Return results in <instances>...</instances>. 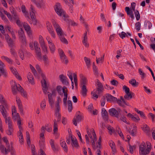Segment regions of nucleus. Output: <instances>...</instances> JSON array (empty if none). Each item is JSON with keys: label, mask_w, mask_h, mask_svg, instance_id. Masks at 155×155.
I'll use <instances>...</instances> for the list:
<instances>
[{"label": "nucleus", "mask_w": 155, "mask_h": 155, "mask_svg": "<svg viewBox=\"0 0 155 155\" xmlns=\"http://www.w3.org/2000/svg\"><path fill=\"white\" fill-rule=\"evenodd\" d=\"M52 23L54 28L56 29L57 35L60 38L61 41L65 44H68V42L64 37V35L66 36V35L64 33L59 25L56 23L55 21L53 20L52 21Z\"/></svg>", "instance_id": "f257e3e1"}, {"label": "nucleus", "mask_w": 155, "mask_h": 155, "mask_svg": "<svg viewBox=\"0 0 155 155\" xmlns=\"http://www.w3.org/2000/svg\"><path fill=\"white\" fill-rule=\"evenodd\" d=\"M106 98L107 101H108L114 102H117L119 106L124 108L125 107L124 104H122L120 100L119 99H117L116 97L113 96L110 94H106Z\"/></svg>", "instance_id": "f03ea898"}, {"label": "nucleus", "mask_w": 155, "mask_h": 155, "mask_svg": "<svg viewBox=\"0 0 155 155\" xmlns=\"http://www.w3.org/2000/svg\"><path fill=\"white\" fill-rule=\"evenodd\" d=\"M31 10H30V14L31 15V21H30L31 19H29L28 21L30 23L33 24L34 25H36L37 21L36 19H35V10L34 9L33 6L32 5H31Z\"/></svg>", "instance_id": "7ed1b4c3"}, {"label": "nucleus", "mask_w": 155, "mask_h": 155, "mask_svg": "<svg viewBox=\"0 0 155 155\" xmlns=\"http://www.w3.org/2000/svg\"><path fill=\"white\" fill-rule=\"evenodd\" d=\"M34 45L36 57L39 60H41L42 59L41 51L40 48L38 47V42L35 41Z\"/></svg>", "instance_id": "20e7f679"}, {"label": "nucleus", "mask_w": 155, "mask_h": 155, "mask_svg": "<svg viewBox=\"0 0 155 155\" xmlns=\"http://www.w3.org/2000/svg\"><path fill=\"white\" fill-rule=\"evenodd\" d=\"M1 112L3 117H5L7 116L8 113L7 110L9 109V107L7 103L2 104L0 106Z\"/></svg>", "instance_id": "39448f33"}, {"label": "nucleus", "mask_w": 155, "mask_h": 155, "mask_svg": "<svg viewBox=\"0 0 155 155\" xmlns=\"http://www.w3.org/2000/svg\"><path fill=\"white\" fill-rule=\"evenodd\" d=\"M54 9L57 14L60 16H61L62 15L65 13L59 3H57L54 5Z\"/></svg>", "instance_id": "423d86ee"}, {"label": "nucleus", "mask_w": 155, "mask_h": 155, "mask_svg": "<svg viewBox=\"0 0 155 155\" xmlns=\"http://www.w3.org/2000/svg\"><path fill=\"white\" fill-rule=\"evenodd\" d=\"M21 87L19 84L17 85L15 82H13L12 85V91L14 95H16L17 94L18 91L19 92V89Z\"/></svg>", "instance_id": "0eeeda50"}, {"label": "nucleus", "mask_w": 155, "mask_h": 155, "mask_svg": "<svg viewBox=\"0 0 155 155\" xmlns=\"http://www.w3.org/2000/svg\"><path fill=\"white\" fill-rule=\"evenodd\" d=\"M96 84L97 86L96 90V93H97L98 95H100L103 92V90L104 89L103 86L98 79L97 80Z\"/></svg>", "instance_id": "6e6552de"}, {"label": "nucleus", "mask_w": 155, "mask_h": 155, "mask_svg": "<svg viewBox=\"0 0 155 155\" xmlns=\"http://www.w3.org/2000/svg\"><path fill=\"white\" fill-rule=\"evenodd\" d=\"M119 26L120 29L119 31L121 32L123 30L121 23L120 22L118 23V24L117 23H116V24L113 23V31L114 33H116L118 32L119 28Z\"/></svg>", "instance_id": "1a4fd4ad"}, {"label": "nucleus", "mask_w": 155, "mask_h": 155, "mask_svg": "<svg viewBox=\"0 0 155 155\" xmlns=\"http://www.w3.org/2000/svg\"><path fill=\"white\" fill-rule=\"evenodd\" d=\"M60 57L62 61L66 64L68 63V61L67 58L65 54L64 51L61 49H60L59 50Z\"/></svg>", "instance_id": "9d476101"}, {"label": "nucleus", "mask_w": 155, "mask_h": 155, "mask_svg": "<svg viewBox=\"0 0 155 155\" xmlns=\"http://www.w3.org/2000/svg\"><path fill=\"white\" fill-rule=\"evenodd\" d=\"M16 101L21 114L23 115L24 114L23 111V107L21 100L19 98L17 97Z\"/></svg>", "instance_id": "9b49d317"}, {"label": "nucleus", "mask_w": 155, "mask_h": 155, "mask_svg": "<svg viewBox=\"0 0 155 155\" xmlns=\"http://www.w3.org/2000/svg\"><path fill=\"white\" fill-rule=\"evenodd\" d=\"M75 117L73 119V124L75 126L77 125V122H80L83 119V117L79 115H78Z\"/></svg>", "instance_id": "f8f14e48"}, {"label": "nucleus", "mask_w": 155, "mask_h": 155, "mask_svg": "<svg viewBox=\"0 0 155 155\" xmlns=\"http://www.w3.org/2000/svg\"><path fill=\"white\" fill-rule=\"evenodd\" d=\"M50 143L51 145L52 150L54 153H57L59 151V148L58 147H56L54 145V140L52 139L50 141Z\"/></svg>", "instance_id": "ddd939ff"}, {"label": "nucleus", "mask_w": 155, "mask_h": 155, "mask_svg": "<svg viewBox=\"0 0 155 155\" xmlns=\"http://www.w3.org/2000/svg\"><path fill=\"white\" fill-rule=\"evenodd\" d=\"M60 80L62 84L66 85L69 84V83L67 81L68 78L66 77L63 74L60 75L59 76Z\"/></svg>", "instance_id": "4468645a"}, {"label": "nucleus", "mask_w": 155, "mask_h": 155, "mask_svg": "<svg viewBox=\"0 0 155 155\" xmlns=\"http://www.w3.org/2000/svg\"><path fill=\"white\" fill-rule=\"evenodd\" d=\"M117 110L114 108H112L109 110V113L110 115L112 117L114 116L117 118H119V116H118L117 114Z\"/></svg>", "instance_id": "2eb2a0df"}, {"label": "nucleus", "mask_w": 155, "mask_h": 155, "mask_svg": "<svg viewBox=\"0 0 155 155\" xmlns=\"http://www.w3.org/2000/svg\"><path fill=\"white\" fill-rule=\"evenodd\" d=\"M101 114L102 117L104 120H107L108 119V113L105 108H102Z\"/></svg>", "instance_id": "dca6fc26"}, {"label": "nucleus", "mask_w": 155, "mask_h": 155, "mask_svg": "<svg viewBox=\"0 0 155 155\" xmlns=\"http://www.w3.org/2000/svg\"><path fill=\"white\" fill-rule=\"evenodd\" d=\"M146 147V145L144 142H142L141 145L139 147V152L141 154H146L145 152V148Z\"/></svg>", "instance_id": "f3484780"}, {"label": "nucleus", "mask_w": 155, "mask_h": 155, "mask_svg": "<svg viewBox=\"0 0 155 155\" xmlns=\"http://www.w3.org/2000/svg\"><path fill=\"white\" fill-rule=\"evenodd\" d=\"M6 116L5 117H3L5 119V122L8 124V127H13L11 117H7Z\"/></svg>", "instance_id": "a211bd4d"}, {"label": "nucleus", "mask_w": 155, "mask_h": 155, "mask_svg": "<svg viewBox=\"0 0 155 155\" xmlns=\"http://www.w3.org/2000/svg\"><path fill=\"white\" fill-rule=\"evenodd\" d=\"M21 10L22 12L25 13V17L27 18V20L29 21V19H30V18L28 16V13L27 11H26V8L25 6L23 5L21 7Z\"/></svg>", "instance_id": "6ab92c4d"}, {"label": "nucleus", "mask_w": 155, "mask_h": 155, "mask_svg": "<svg viewBox=\"0 0 155 155\" xmlns=\"http://www.w3.org/2000/svg\"><path fill=\"white\" fill-rule=\"evenodd\" d=\"M48 43L50 51L51 53H53L55 50V48L54 44L50 40L48 41Z\"/></svg>", "instance_id": "aec40b11"}, {"label": "nucleus", "mask_w": 155, "mask_h": 155, "mask_svg": "<svg viewBox=\"0 0 155 155\" xmlns=\"http://www.w3.org/2000/svg\"><path fill=\"white\" fill-rule=\"evenodd\" d=\"M47 29L49 31V33L51 34V36L53 38H54L55 37V34L54 33L53 29L52 26L50 25H47Z\"/></svg>", "instance_id": "412c9836"}, {"label": "nucleus", "mask_w": 155, "mask_h": 155, "mask_svg": "<svg viewBox=\"0 0 155 155\" xmlns=\"http://www.w3.org/2000/svg\"><path fill=\"white\" fill-rule=\"evenodd\" d=\"M29 82L32 84H34V78L32 74L30 72L28 73L27 76Z\"/></svg>", "instance_id": "4be33fe9"}, {"label": "nucleus", "mask_w": 155, "mask_h": 155, "mask_svg": "<svg viewBox=\"0 0 155 155\" xmlns=\"http://www.w3.org/2000/svg\"><path fill=\"white\" fill-rule=\"evenodd\" d=\"M83 38V40L82 41V42L83 44L84 45L85 47H88L89 46V44L88 43H87V32H86L85 33H84Z\"/></svg>", "instance_id": "5701e85b"}, {"label": "nucleus", "mask_w": 155, "mask_h": 155, "mask_svg": "<svg viewBox=\"0 0 155 155\" xmlns=\"http://www.w3.org/2000/svg\"><path fill=\"white\" fill-rule=\"evenodd\" d=\"M125 10L126 12L127 15H130L131 18L133 19L134 18L133 12L132 10H130L129 7H126L125 8Z\"/></svg>", "instance_id": "b1692460"}, {"label": "nucleus", "mask_w": 155, "mask_h": 155, "mask_svg": "<svg viewBox=\"0 0 155 155\" xmlns=\"http://www.w3.org/2000/svg\"><path fill=\"white\" fill-rule=\"evenodd\" d=\"M109 144V145L112 149V151L113 152V155H114L115 153L116 152L115 145L114 143L112 140H111Z\"/></svg>", "instance_id": "393cba45"}, {"label": "nucleus", "mask_w": 155, "mask_h": 155, "mask_svg": "<svg viewBox=\"0 0 155 155\" xmlns=\"http://www.w3.org/2000/svg\"><path fill=\"white\" fill-rule=\"evenodd\" d=\"M122 28H123V30L124 31H130L129 28L128 27L126 22L124 19L123 20V21L122 22Z\"/></svg>", "instance_id": "a878e982"}, {"label": "nucleus", "mask_w": 155, "mask_h": 155, "mask_svg": "<svg viewBox=\"0 0 155 155\" xmlns=\"http://www.w3.org/2000/svg\"><path fill=\"white\" fill-rule=\"evenodd\" d=\"M48 93H49L48 94L49 102L50 106L52 107L54 103V101L52 97V94H51V93H50L49 92H48Z\"/></svg>", "instance_id": "bb28decb"}, {"label": "nucleus", "mask_w": 155, "mask_h": 155, "mask_svg": "<svg viewBox=\"0 0 155 155\" xmlns=\"http://www.w3.org/2000/svg\"><path fill=\"white\" fill-rule=\"evenodd\" d=\"M45 127L42 126L41 129V133L40 134V136L41 138L43 139H45L44 133L45 132Z\"/></svg>", "instance_id": "cd10ccee"}, {"label": "nucleus", "mask_w": 155, "mask_h": 155, "mask_svg": "<svg viewBox=\"0 0 155 155\" xmlns=\"http://www.w3.org/2000/svg\"><path fill=\"white\" fill-rule=\"evenodd\" d=\"M134 93H131L130 92L129 93H126L124 95V98L127 100H129L132 99L133 96H134Z\"/></svg>", "instance_id": "c85d7f7f"}, {"label": "nucleus", "mask_w": 155, "mask_h": 155, "mask_svg": "<svg viewBox=\"0 0 155 155\" xmlns=\"http://www.w3.org/2000/svg\"><path fill=\"white\" fill-rule=\"evenodd\" d=\"M81 78V85H85L87 84V78L83 75H80Z\"/></svg>", "instance_id": "c756f323"}, {"label": "nucleus", "mask_w": 155, "mask_h": 155, "mask_svg": "<svg viewBox=\"0 0 155 155\" xmlns=\"http://www.w3.org/2000/svg\"><path fill=\"white\" fill-rule=\"evenodd\" d=\"M12 143H11L12 146H11V147H10V144L9 142L8 143H7L6 144V146L7 148V150L8 151V152H10V151H14V149L13 147L12 146Z\"/></svg>", "instance_id": "7c9ffc66"}, {"label": "nucleus", "mask_w": 155, "mask_h": 155, "mask_svg": "<svg viewBox=\"0 0 155 155\" xmlns=\"http://www.w3.org/2000/svg\"><path fill=\"white\" fill-rule=\"evenodd\" d=\"M87 90L85 85H83L81 88V94L83 96H85L87 95Z\"/></svg>", "instance_id": "2f4dec72"}, {"label": "nucleus", "mask_w": 155, "mask_h": 155, "mask_svg": "<svg viewBox=\"0 0 155 155\" xmlns=\"http://www.w3.org/2000/svg\"><path fill=\"white\" fill-rule=\"evenodd\" d=\"M129 82L134 87H137L138 84V82H136V80L134 79L129 81Z\"/></svg>", "instance_id": "473e14b6"}, {"label": "nucleus", "mask_w": 155, "mask_h": 155, "mask_svg": "<svg viewBox=\"0 0 155 155\" xmlns=\"http://www.w3.org/2000/svg\"><path fill=\"white\" fill-rule=\"evenodd\" d=\"M147 146V149L146 151V154H148L149 153L151 149V144L149 142H146Z\"/></svg>", "instance_id": "72a5a7b5"}, {"label": "nucleus", "mask_w": 155, "mask_h": 155, "mask_svg": "<svg viewBox=\"0 0 155 155\" xmlns=\"http://www.w3.org/2000/svg\"><path fill=\"white\" fill-rule=\"evenodd\" d=\"M58 124L56 121V120L55 119L54 121V133L55 134L56 132L58 131Z\"/></svg>", "instance_id": "f704fd0d"}, {"label": "nucleus", "mask_w": 155, "mask_h": 155, "mask_svg": "<svg viewBox=\"0 0 155 155\" xmlns=\"http://www.w3.org/2000/svg\"><path fill=\"white\" fill-rule=\"evenodd\" d=\"M19 92L21 94L22 96L26 97H27V93L21 87H20V88L19 89Z\"/></svg>", "instance_id": "c9c22d12"}, {"label": "nucleus", "mask_w": 155, "mask_h": 155, "mask_svg": "<svg viewBox=\"0 0 155 155\" xmlns=\"http://www.w3.org/2000/svg\"><path fill=\"white\" fill-rule=\"evenodd\" d=\"M18 136L19 137L20 143H22L23 142L24 139L21 132L20 131V133H18Z\"/></svg>", "instance_id": "e433bc0d"}, {"label": "nucleus", "mask_w": 155, "mask_h": 155, "mask_svg": "<svg viewBox=\"0 0 155 155\" xmlns=\"http://www.w3.org/2000/svg\"><path fill=\"white\" fill-rule=\"evenodd\" d=\"M60 144L61 147L63 148L64 151L66 152H67L68 147L65 142L64 141L61 142Z\"/></svg>", "instance_id": "4c0bfd02"}, {"label": "nucleus", "mask_w": 155, "mask_h": 155, "mask_svg": "<svg viewBox=\"0 0 155 155\" xmlns=\"http://www.w3.org/2000/svg\"><path fill=\"white\" fill-rule=\"evenodd\" d=\"M84 60L86 63V65L87 66V67L88 68H89L91 65V60L90 59L87 57H84Z\"/></svg>", "instance_id": "58836bf2"}, {"label": "nucleus", "mask_w": 155, "mask_h": 155, "mask_svg": "<svg viewBox=\"0 0 155 155\" xmlns=\"http://www.w3.org/2000/svg\"><path fill=\"white\" fill-rule=\"evenodd\" d=\"M62 15H63V18L64 19V20L67 23L70 24V20H69L68 19L69 17V16L68 15H66L65 13L64 14Z\"/></svg>", "instance_id": "ea45409f"}, {"label": "nucleus", "mask_w": 155, "mask_h": 155, "mask_svg": "<svg viewBox=\"0 0 155 155\" xmlns=\"http://www.w3.org/2000/svg\"><path fill=\"white\" fill-rule=\"evenodd\" d=\"M0 148L1 152L2 153H4V152L5 154H7L8 152L7 150V149L5 147V146L1 144V146H0Z\"/></svg>", "instance_id": "a19ab883"}, {"label": "nucleus", "mask_w": 155, "mask_h": 155, "mask_svg": "<svg viewBox=\"0 0 155 155\" xmlns=\"http://www.w3.org/2000/svg\"><path fill=\"white\" fill-rule=\"evenodd\" d=\"M68 110L69 112H71L72 109V104L71 101V100H68Z\"/></svg>", "instance_id": "79ce46f5"}, {"label": "nucleus", "mask_w": 155, "mask_h": 155, "mask_svg": "<svg viewBox=\"0 0 155 155\" xmlns=\"http://www.w3.org/2000/svg\"><path fill=\"white\" fill-rule=\"evenodd\" d=\"M12 115L13 119L15 120L20 119L19 114L18 113L12 114Z\"/></svg>", "instance_id": "37998d69"}, {"label": "nucleus", "mask_w": 155, "mask_h": 155, "mask_svg": "<svg viewBox=\"0 0 155 155\" xmlns=\"http://www.w3.org/2000/svg\"><path fill=\"white\" fill-rule=\"evenodd\" d=\"M13 74L15 76V77L19 80H21L22 78L18 73L16 69H15L12 72Z\"/></svg>", "instance_id": "c03bdc74"}, {"label": "nucleus", "mask_w": 155, "mask_h": 155, "mask_svg": "<svg viewBox=\"0 0 155 155\" xmlns=\"http://www.w3.org/2000/svg\"><path fill=\"white\" fill-rule=\"evenodd\" d=\"M7 41L10 48H13L15 46V43L12 39H10V40H8Z\"/></svg>", "instance_id": "a18cd8bd"}, {"label": "nucleus", "mask_w": 155, "mask_h": 155, "mask_svg": "<svg viewBox=\"0 0 155 155\" xmlns=\"http://www.w3.org/2000/svg\"><path fill=\"white\" fill-rule=\"evenodd\" d=\"M27 138V143L28 146H30L31 144V141L30 138V135L28 132L27 131L26 133Z\"/></svg>", "instance_id": "49530a36"}, {"label": "nucleus", "mask_w": 155, "mask_h": 155, "mask_svg": "<svg viewBox=\"0 0 155 155\" xmlns=\"http://www.w3.org/2000/svg\"><path fill=\"white\" fill-rule=\"evenodd\" d=\"M39 42L40 46L45 44L43 38L41 35L39 36Z\"/></svg>", "instance_id": "de8ad7c7"}, {"label": "nucleus", "mask_w": 155, "mask_h": 155, "mask_svg": "<svg viewBox=\"0 0 155 155\" xmlns=\"http://www.w3.org/2000/svg\"><path fill=\"white\" fill-rule=\"evenodd\" d=\"M1 58L2 59H5L6 61L10 64H12V61L11 59H10L7 57L2 56L1 57Z\"/></svg>", "instance_id": "09e8293b"}, {"label": "nucleus", "mask_w": 155, "mask_h": 155, "mask_svg": "<svg viewBox=\"0 0 155 155\" xmlns=\"http://www.w3.org/2000/svg\"><path fill=\"white\" fill-rule=\"evenodd\" d=\"M130 128H129V130H128V131L130 133V134L133 136H134L136 135V132L137 129L136 128L134 127L132 129V130L130 132Z\"/></svg>", "instance_id": "8fccbe9b"}, {"label": "nucleus", "mask_w": 155, "mask_h": 155, "mask_svg": "<svg viewBox=\"0 0 155 155\" xmlns=\"http://www.w3.org/2000/svg\"><path fill=\"white\" fill-rule=\"evenodd\" d=\"M56 90L58 93L60 95H63V93L62 92V87L60 85L56 87Z\"/></svg>", "instance_id": "3c124183"}, {"label": "nucleus", "mask_w": 155, "mask_h": 155, "mask_svg": "<svg viewBox=\"0 0 155 155\" xmlns=\"http://www.w3.org/2000/svg\"><path fill=\"white\" fill-rule=\"evenodd\" d=\"M23 25L24 28L26 31L31 30L30 27L27 23L24 22L23 24Z\"/></svg>", "instance_id": "603ef678"}, {"label": "nucleus", "mask_w": 155, "mask_h": 155, "mask_svg": "<svg viewBox=\"0 0 155 155\" xmlns=\"http://www.w3.org/2000/svg\"><path fill=\"white\" fill-rule=\"evenodd\" d=\"M121 32V33L119 34V35L122 39H123L126 37H128L126 33L123 31Z\"/></svg>", "instance_id": "864d4df0"}, {"label": "nucleus", "mask_w": 155, "mask_h": 155, "mask_svg": "<svg viewBox=\"0 0 155 155\" xmlns=\"http://www.w3.org/2000/svg\"><path fill=\"white\" fill-rule=\"evenodd\" d=\"M119 18L116 14H114V19L113 20V23L116 24L118 23V21L117 20L119 19Z\"/></svg>", "instance_id": "5fc2aeb1"}, {"label": "nucleus", "mask_w": 155, "mask_h": 155, "mask_svg": "<svg viewBox=\"0 0 155 155\" xmlns=\"http://www.w3.org/2000/svg\"><path fill=\"white\" fill-rule=\"evenodd\" d=\"M18 34L19 38L25 36L24 32L22 28H20V29L18 31Z\"/></svg>", "instance_id": "6e6d98bb"}, {"label": "nucleus", "mask_w": 155, "mask_h": 155, "mask_svg": "<svg viewBox=\"0 0 155 155\" xmlns=\"http://www.w3.org/2000/svg\"><path fill=\"white\" fill-rule=\"evenodd\" d=\"M43 51L45 53V54L48 53L47 47L45 44L40 46Z\"/></svg>", "instance_id": "4d7b16f0"}, {"label": "nucleus", "mask_w": 155, "mask_h": 155, "mask_svg": "<svg viewBox=\"0 0 155 155\" xmlns=\"http://www.w3.org/2000/svg\"><path fill=\"white\" fill-rule=\"evenodd\" d=\"M8 130L6 131V133L8 135H11L13 131V127H8Z\"/></svg>", "instance_id": "13d9d810"}, {"label": "nucleus", "mask_w": 155, "mask_h": 155, "mask_svg": "<svg viewBox=\"0 0 155 155\" xmlns=\"http://www.w3.org/2000/svg\"><path fill=\"white\" fill-rule=\"evenodd\" d=\"M134 14L137 20V21L139 20L140 19V16L139 12L137 10H135V12H134Z\"/></svg>", "instance_id": "bf43d9fd"}, {"label": "nucleus", "mask_w": 155, "mask_h": 155, "mask_svg": "<svg viewBox=\"0 0 155 155\" xmlns=\"http://www.w3.org/2000/svg\"><path fill=\"white\" fill-rule=\"evenodd\" d=\"M46 80H41V83L42 84V87L44 88H47V84L46 81Z\"/></svg>", "instance_id": "052dcab7"}, {"label": "nucleus", "mask_w": 155, "mask_h": 155, "mask_svg": "<svg viewBox=\"0 0 155 155\" xmlns=\"http://www.w3.org/2000/svg\"><path fill=\"white\" fill-rule=\"evenodd\" d=\"M21 40V42L23 44V45H25L26 44V38L25 36H22L19 38Z\"/></svg>", "instance_id": "680f3d73"}, {"label": "nucleus", "mask_w": 155, "mask_h": 155, "mask_svg": "<svg viewBox=\"0 0 155 155\" xmlns=\"http://www.w3.org/2000/svg\"><path fill=\"white\" fill-rule=\"evenodd\" d=\"M119 120L123 121L124 122L126 123L127 124H129V123H127L126 121V118L123 115H121V117H119V118H118Z\"/></svg>", "instance_id": "e2e57ef3"}, {"label": "nucleus", "mask_w": 155, "mask_h": 155, "mask_svg": "<svg viewBox=\"0 0 155 155\" xmlns=\"http://www.w3.org/2000/svg\"><path fill=\"white\" fill-rule=\"evenodd\" d=\"M18 54L20 58L23 60L24 58V54L23 51L21 49H20L18 51Z\"/></svg>", "instance_id": "0e129e2a"}, {"label": "nucleus", "mask_w": 155, "mask_h": 155, "mask_svg": "<svg viewBox=\"0 0 155 155\" xmlns=\"http://www.w3.org/2000/svg\"><path fill=\"white\" fill-rule=\"evenodd\" d=\"M72 145L73 146H74L76 148H78L79 147V146L78 144V141L77 139L75 138V141H74V143L73 144H72Z\"/></svg>", "instance_id": "69168bd1"}, {"label": "nucleus", "mask_w": 155, "mask_h": 155, "mask_svg": "<svg viewBox=\"0 0 155 155\" xmlns=\"http://www.w3.org/2000/svg\"><path fill=\"white\" fill-rule=\"evenodd\" d=\"M45 106V100L44 99L41 104V107L42 110L44 109Z\"/></svg>", "instance_id": "338daca9"}, {"label": "nucleus", "mask_w": 155, "mask_h": 155, "mask_svg": "<svg viewBox=\"0 0 155 155\" xmlns=\"http://www.w3.org/2000/svg\"><path fill=\"white\" fill-rule=\"evenodd\" d=\"M0 102L2 104L6 103L3 96L1 94H0Z\"/></svg>", "instance_id": "774afa93"}]
</instances>
